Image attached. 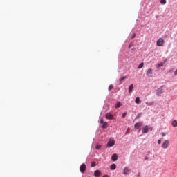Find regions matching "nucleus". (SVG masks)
<instances>
[{
  "label": "nucleus",
  "mask_w": 177,
  "mask_h": 177,
  "mask_svg": "<svg viewBox=\"0 0 177 177\" xmlns=\"http://www.w3.org/2000/svg\"><path fill=\"white\" fill-rule=\"evenodd\" d=\"M105 117L106 120H115V118H114V115H113L111 113L108 112L106 113Z\"/></svg>",
  "instance_id": "obj_1"
},
{
  "label": "nucleus",
  "mask_w": 177,
  "mask_h": 177,
  "mask_svg": "<svg viewBox=\"0 0 177 177\" xmlns=\"http://www.w3.org/2000/svg\"><path fill=\"white\" fill-rule=\"evenodd\" d=\"M142 133H147L149 132V126L146 125L142 129Z\"/></svg>",
  "instance_id": "obj_9"
},
{
  "label": "nucleus",
  "mask_w": 177,
  "mask_h": 177,
  "mask_svg": "<svg viewBox=\"0 0 177 177\" xmlns=\"http://www.w3.org/2000/svg\"><path fill=\"white\" fill-rule=\"evenodd\" d=\"M100 174H102V172L100 170H95L94 172V176L95 177H99L100 176Z\"/></svg>",
  "instance_id": "obj_11"
},
{
  "label": "nucleus",
  "mask_w": 177,
  "mask_h": 177,
  "mask_svg": "<svg viewBox=\"0 0 177 177\" xmlns=\"http://www.w3.org/2000/svg\"><path fill=\"white\" fill-rule=\"evenodd\" d=\"M143 66H145V64L143 62L140 63L138 66V70L143 68Z\"/></svg>",
  "instance_id": "obj_20"
},
{
  "label": "nucleus",
  "mask_w": 177,
  "mask_h": 177,
  "mask_svg": "<svg viewBox=\"0 0 177 177\" xmlns=\"http://www.w3.org/2000/svg\"><path fill=\"white\" fill-rule=\"evenodd\" d=\"M91 167H96V162H92L91 164Z\"/></svg>",
  "instance_id": "obj_28"
},
{
  "label": "nucleus",
  "mask_w": 177,
  "mask_h": 177,
  "mask_svg": "<svg viewBox=\"0 0 177 177\" xmlns=\"http://www.w3.org/2000/svg\"><path fill=\"white\" fill-rule=\"evenodd\" d=\"M150 129H151H151H152L151 127L150 128Z\"/></svg>",
  "instance_id": "obj_37"
},
{
  "label": "nucleus",
  "mask_w": 177,
  "mask_h": 177,
  "mask_svg": "<svg viewBox=\"0 0 177 177\" xmlns=\"http://www.w3.org/2000/svg\"><path fill=\"white\" fill-rule=\"evenodd\" d=\"M111 160H112L113 162L117 161V160H118V155H117V153H113L111 158Z\"/></svg>",
  "instance_id": "obj_8"
},
{
  "label": "nucleus",
  "mask_w": 177,
  "mask_h": 177,
  "mask_svg": "<svg viewBox=\"0 0 177 177\" xmlns=\"http://www.w3.org/2000/svg\"><path fill=\"white\" fill-rule=\"evenodd\" d=\"M132 91H133V84H131L129 86V93H131V92H132Z\"/></svg>",
  "instance_id": "obj_17"
},
{
  "label": "nucleus",
  "mask_w": 177,
  "mask_h": 177,
  "mask_svg": "<svg viewBox=\"0 0 177 177\" xmlns=\"http://www.w3.org/2000/svg\"><path fill=\"white\" fill-rule=\"evenodd\" d=\"M168 146H169V141L168 140H166L163 142V144H162V147L163 149H167V148H168Z\"/></svg>",
  "instance_id": "obj_7"
},
{
  "label": "nucleus",
  "mask_w": 177,
  "mask_h": 177,
  "mask_svg": "<svg viewBox=\"0 0 177 177\" xmlns=\"http://www.w3.org/2000/svg\"><path fill=\"white\" fill-rule=\"evenodd\" d=\"M125 80H127V76H123L121 78H120L118 85H121V84H122V81Z\"/></svg>",
  "instance_id": "obj_10"
},
{
  "label": "nucleus",
  "mask_w": 177,
  "mask_h": 177,
  "mask_svg": "<svg viewBox=\"0 0 177 177\" xmlns=\"http://www.w3.org/2000/svg\"><path fill=\"white\" fill-rule=\"evenodd\" d=\"M162 44H164V39L159 38L156 42L157 46H162Z\"/></svg>",
  "instance_id": "obj_5"
},
{
  "label": "nucleus",
  "mask_w": 177,
  "mask_h": 177,
  "mask_svg": "<svg viewBox=\"0 0 177 177\" xmlns=\"http://www.w3.org/2000/svg\"><path fill=\"white\" fill-rule=\"evenodd\" d=\"M127 112L123 113L122 115V118H125V117H127Z\"/></svg>",
  "instance_id": "obj_27"
},
{
  "label": "nucleus",
  "mask_w": 177,
  "mask_h": 177,
  "mask_svg": "<svg viewBox=\"0 0 177 177\" xmlns=\"http://www.w3.org/2000/svg\"><path fill=\"white\" fill-rule=\"evenodd\" d=\"M165 135H167L166 133H162V136H165Z\"/></svg>",
  "instance_id": "obj_33"
},
{
  "label": "nucleus",
  "mask_w": 177,
  "mask_h": 177,
  "mask_svg": "<svg viewBox=\"0 0 177 177\" xmlns=\"http://www.w3.org/2000/svg\"><path fill=\"white\" fill-rule=\"evenodd\" d=\"M114 88V86H113V84H111V85H109V91H111V89H113Z\"/></svg>",
  "instance_id": "obj_26"
},
{
  "label": "nucleus",
  "mask_w": 177,
  "mask_h": 177,
  "mask_svg": "<svg viewBox=\"0 0 177 177\" xmlns=\"http://www.w3.org/2000/svg\"><path fill=\"white\" fill-rule=\"evenodd\" d=\"M115 168H117V165L114 163L110 166V169L111 171H115Z\"/></svg>",
  "instance_id": "obj_15"
},
{
  "label": "nucleus",
  "mask_w": 177,
  "mask_h": 177,
  "mask_svg": "<svg viewBox=\"0 0 177 177\" xmlns=\"http://www.w3.org/2000/svg\"><path fill=\"white\" fill-rule=\"evenodd\" d=\"M161 5H165L167 3V0H160Z\"/></svg>",
  "instance_id": "obj_25"
},
{
  "label": "nucleus",
  "mask_w": 177,
  "mask_h": 177,
  "mask_svg": "<svg viewBox=\"0 0 177 177\" xmlns=\"http://www.w3.org/2000/svg\"><path fill=\"white\" fill-rule=\"evenodd\" d=\"M132 46V44H129V48H131V46Z\"/></svg>",
  "instance_id": "obj_35"
},
{
  "label": "nucleus",
  "mask_w": 177,
  "mask_h": 177,
  "mask_svg": "<svg viewBox=\"0 0 177 177\" xmlns=\"http://www.w3.org/2000/svg\"><path fill=\"white\" fill-rule=\"evenodd\" d=\"M150 74H153V69H151V68L148 69V71L147 72V75L148 77H151V78L152 76L150 75Z\"/></svg>",
  "instance_id": "obj_12"
},
{
  "label": "nucleus",
  "mask_w": 177,
  "mask_h": 177,
  "mask_svg": "<svg viewBox=\"0 0 177 177\" xmlns=\"http://www.w3.org/2000/svg\"><path fill=\"white\" fill-rule=\"evenodd\" d=\"M142 125H143V121L138 122L135 124L134 128L136 129H139V128H140Z\"/></svg>",
  "instance_id": "obj_6"
},
{
  "label": "nucleus",
  "mask_w": 177,
  "mask_h": 177,
  "mask_svg": "<svg viewBox=\"0 0 177 177\" xmlns=\"http://www.w3.org/2000/svg\"><path fill=\"white\" fill-rule=\"evenodd\" d=\"M100 124H104V120H103V118H102V119L100 120Z\"/></svg>",
  "instance_id": "obj_30"
},
{
  "label": "nucleus",
  "mask_w": 177,
  "mask_h": 177,
  "mask_svg": "<svg viewBox=\"0 0 177 177\" xmlns=\"http://www.w3.org/2000/svg\"><path fill=\"white\" fill-rule=\"evenodd\" d=\"M103 124H102V128H103V129H106V128H107V125L109 124L108 123H107V122H104V123H102Z\"/></svg>",
  "instance_id": "obj_19"
},
{
  "label": "nucleus",
  "mask_w": 177,
  "mask_h": 177,
  "mask_svg": "<svg viewBox=\"0 0 177 177\" xmlns=\"http://www.w3.org/2000/svg\"><path fill=\"white\" fill-rule=\"evenodd\" d=\"M158 145H161V140H158Z\"/></svg>",
  "instance_id": "obj_31"
},
{
  "label": "nucleus",
  "mask_w": 177,
  "mask_h": 177,
  "mask_svg": "<svg viewBox=\"0 0 177 177\" xmlns=\"http://www.w3.org/2000/svg\"><path fill=\"white\" fill-rule=\"evenodd\" d=\"M164 66V63L160 62L156 66V68H160V67H162Z\"/></svg>",
  "instance_id": "obj_21"
},
{
  "label": "nucleus",
  "mask_w": 177,
  "mask_h": 177,
  "mask_svg": "<svg viewBox=\"0 0 177 177\" xmlns=\"http://www.w3.org/2000/svg\"><path fill=\"white\" fill-rule=\"evenodd\" d=\"M115 144V142L114 141V140L109 139L107 142L106 147H113V146H114Z\"/></svg>",
  "instance_id": "obj_3"
},
{
  "label": "nucleus",
  "mask_w": 177,
  "mask_h": 177,
  "mask_svg": "<svg viewBox=\"0 0 177 177\" xmlns=\"http://www.w3.org/2000/svg\"><path fill=\"white\" fill-rule=\"evenodd\" d=\"M149 160V157H145V161H147Z\"/></svg>",
  "instance_id": "obj_32"
},
{
  "label": "nucleus",
  "mask_w": 177,
  "mask_h": 177,
  "mask_svg": "<svg viewBox=\"0 0 177 177\" xmlns=\"http://www.w3.org/2000/svg\"><path fill=\"white\" fill-rule=\"evenodd\" d=\"M162 63H164V64H165V63H167V60H165L163 62H162Z\"/></svg>",
  "instance_id": "obj_34"
},
{
  "label": "nucleus",
  "mask_w": 177,
  "mask_h": 177,
  "mask_svg": "<svg viewBox=\"0 0 177 177\" xmlns=\"http://www.w3.org/2000/svg\"><path fill=\"white\" fill-rule=\"evenodd\" d=\"M146 104H147L148 106H153L154 104V101L147 102Z\"/></svg>",
  "instance_id": "obj_22"
},
{
  "label": "nucleus",
  "mask_w": 177,
  "mask_h": 177,
  "mask_svg": "<svg viewBox=\"0 0 177 177\" xmlns=\"http://www.w3.org/2000/svg\"><path fill=\"white\" fill-rule=\"evenodd\" d=\"M95 149L96 150H100V149H102V146L100 145H97Z\"/></svg>",
  "instance_id": "obj_24"
},
{
  "label": "nucleus",
  "mask_w": 177,
  "mask_h": 177,
  "mask_svg": "<svg viewBox=\"0 0 177 177\" xmlns=\"http://www.w3.org/2000/svg\"><path fill=\"white\" fill-rule=\"evenodd\" d=\"M80 171L81 174H84L85 171H86V165H85V163H82L80 167Z\"/></svg>",
  "instance_id": "obj_2"
},
{
  "label": "nucleus",
  "mask_w": 177,
  "mask_h": 177,
  "mask_svg": "<svg viewBox=\"0 0 177 177\" xmlns=\"http://www.w3.org/2000/svg\"><path fill=\"white\" fill-rule=\"evenodd\" d=\"M129 169L128 167H125L124 169V175H129Z\"/></svg>",
  "instance_id": "obj_14"
},
{
  "label": "nucleus",
  "mask_w": 177,
  "mask_h": 177,
  "mask_svg": "<svg viewBox=\"0 0 177 177\" xmlns=\"http://www.w3.org/2000/svg\"><path fill=\"white\" fill-rule=\"evenodd\" d=\"M142 117V112L139 113L137 116L136 117V120H138V118H140Z\"/></svg>",
  "instance_id": "obj_23"
},
{
  "label": "nucleus",
  "mask_w": 177,
  "mask_h": 177,
  "mask_svg": "<svg viewBox=\"0 0 177 177\" xmlns=\"http://www.w3.org/2000/svg\"><path fill=\"white\" fill-rule=\"evenodd\" d=\"M140 173H138V176H140Z\"/></svg>",
  "instance_id": "obj_36"
},
{
  "label": "nucleus",
  "mask_w": 177,
  "mask_h": 177,
  "mask_svg": "<svg viewBox=\"0 0 177 177\" xmlns=\"http://www.w3.org/2000/svg\"><path fill=\"white\" fill-rule=\"evenodd\" d=\"M135 102L137 104H140V103H142V101L140 100V97H137L135 100Z\"/></svg>",
  "instance_id": "obj_13"
},
{
  "label": "nucleus",
  "mask_w": 177,
  "mask_h": 177,
  "mask_svg": "<svg viewBox=\"0 0 177 177\" xmlns=\"http://www.w3.org/2000/svg\"><path fill=\"white\" fill-rule=\"evenodd\" d=\"M120 107H121V102L120 101H118L115 104V108L118 109Z\"/></svg>",
  "instance_id": "obj_18"
},
{
  "label": "nucleus",
  "mask_w": 177,
  "mask_h": 177,
  "mask_svg": "<svg viewBox=\"0 0 177 177\" xmlns=\"http://www.w3.org/2000/svg\"><path fill=\"white\" fill-rule=\"evenodd\" d=\"M162 88H165V86H161L159 88L156 90L157 96H161V94L162 93Z\"/></svg>",
  "instance_id": "obj_4"
},
{
  "label": "nucleus",
  "mask_w": 177,
  "mask_h": 177,
  "mask_svg": "<svg viewBox=\"0 0 177 177\" xmlns=\"http://www.w3.org/2000/svg\"><path fill=\"white\" fill-rule=\"evenodd\" d=\"M140 129H139V132H140Z\"/></svg>",
  "instance_id": "obj_38"
},
{
  "label": "nucleus",
  "mask_w": 177,
  "mask_h": 177,
  "mask_svg": "<svg viewBox=\"0 0 177 177\" xmlns=\"http://www.w3.org/2000/svg\"><path fill=\"white\" fill-rule=\"evenodd\" d=\"M171 124H172V127H174V128H176V127H177V120H173Z\"/></svg>",
  "instance_id": "obj_16"
},
{
  "label": "nucleus",
  "mask_w": 177,
  "mask_h": 177,
  "mask_svg": "<svg viewBox=\"0 0 177 177\" xmlns=\"http://www.w3.org/2000/svg\"><path fill=\"white\" fill-rule=\"evenodd\" d=\"M136 37V33H133V34L132 35L131 39H133Z\"/></svg>",
  "instance_id": "obj_29"
}]
</instances>
